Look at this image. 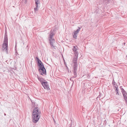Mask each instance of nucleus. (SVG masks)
Segmentation results:
<instances>
[{
    "label": "nucleus",
    "instance_id": "obj_1",
    "mask_svg": "<svg viewBox=\"0 0 127 127\" xmlns=\"http://www.w3.org/2000/svg\"><path fill=\"white\" fill-rule=\"evenodd\" d=\"M40 111L38 110V108L35 107L34 108L32 111V121L34 123H37L40 117Z\"/></svg>",
    "mask_w": 127,
    "mask_h": 127
},
{
    "label": "nucleus",
    "instance_id": "obj_2",
    "mask_svg": "<svg viewBox=\"0 0 127 127\" xmlns=\"http://www.w3.org/2000/svg\"><path fill=\"white\" fill-rule=\"evenodd\" d=\"M8 40L7 31L6 30L4 36V40L3 44L2 50L5 51L7 53H8Z\"/></svg>",
    "mask_w": 127,
    "mask_h": 127
},
{
    "label": "nucleus",
    "instance_id": "obj_3",
    "mask_svg": "<svg viewBox=\"0 0 127 127\" xmlns=\"http://www.w3.org/2000/svg\"><path fill=\"white\" fill-rule=\"evenodd\" d=\"M78 57H74L73 60V62L74 63V64L73 72V73L74 74V77H77V70L78 66V64L77 62V61Z\"/></svg>",
    "mask_w": 127,
    "mask_h": 127
},
{
    "label": "nucleus",
    "instance_id": "obj_4",
    "mask_svg": "<svg viewBox=\"0 0 127 127\" xmlns=\"http://www.w3.org/2000/svg\"><path fill=\"white\" fill-rule=\"evenodd\" d=\"M38 66L39 67L38 70L40 74L42 75H46V70L43 64H40Z\"/></svg>",
    "mask_w": 127,
    "mask_h": 127
},
{
    "label": "nucleus",
    "instance_id": "obj_5",
    "mask_svg": "<svg viewBox=\"0 0 127 127\" xmlns=\"http://www.w3.org/2000/svg\"><path fill=\"white\" fill-rule=\"evenodd\" d=\"M122 86H120V88L121 90V92L123 94L124 99L126 101V103L127 104V92L125 91L122 88Z\"/></svg>",
    "mask_w": 127,
    "mask_h": 127
},
{
    "label": "nucleus",
    "instance_id": "obj_6",
    "mask_svg": "<svg viewBox=\"0 0 127 127\" xmlns=\"http://www.w3.org/2000/svg\"><path fill=\"white\" fill-rule=\"evenodd\" d=\"M41 84L45 89L47 90H50L48 85V82L47 81H46L42 83V84Z\"/></svg>",
    "mask_w": 127,
    "mask_h": 127
},
{
    "label": "nucleus",
    "instance_id": "obj_7",
    "mask_svg": "<svg viewBox=\"0 0 127 127\" xmlns=\"http://www.w3.org/2000/svg\"><path fill=\"white\" fill-rule=\"evenodd\" d=\"M37 78L38 80L41 82V84H42V83L44 82H45L46 81V80L44 78H40L38 76H37Z\"/></svg>",
    "mask_w": 127,
    "mask_h": 127
},
{
    "label": "nucleus",
    "instance_id": "obj_8",
    "mask_svg": "<svg viewBox=\"0 0 127 127\" xmlns=\"http://www.w3.org/2000/svg\"><path fill=\"white\" fill-rule=\"evenodd\" d=\"M54 34L53 32H52V31H50V32L49 34V38L50 39H52V37L54 36Z\"/></svg>",
    "mask_w": 127,
    "mask_h": 127
},
{
    "label": "nucleus",
    "instance_id": "obj_9",
    "mask_svg": "<svg viewBox=\"0 0 127 127\" xmlns=\"http://www.w3.org/2000/svg\"><path fill=\"white\" fill-rule=\"evenodd\" d=\"M49 40L50 41V43L51 46L52 47H54V46L53 45V43L54 42H55V39H50Z\"/></svg>",
    "mask_w": 127,
    "mask_h": 127
},
{
    "label": "nucleus",
    "instance_id": "obj_10",
    "mask_svg": "<svg viewBox=\"0 0 127 127\" xmlns=\"http://www.w3.org/2000/svg\"><path fill=\"white\" fill-rule=\"evenodd\" d=\"M112 84L113 85L114 87H115V88H118V87L117 84L114 81V79H113L112 81Z\"/></svg>",
    "mask_w": 127,
    "mask_h": 127
},
{
    "label": "nucleus",
    "instance_id": "obj_11",
    "mask_svg": "<svg viewBox=\"0 0 127 127\" xmlns=\"http://www.w3.org/2000/svg\"><path fill=\"white\" fill-rule=\"evenodd\" d=\"M36 59L37 61V62L38 65H39L40 64H42L41 61L39 60L38 57H36Z\"/></svg>",
    "mask_w": 127,
    "mask_h": 127
},
{
    "label": "nucleus",
    "instance_id": "obj_12",
    "mask_svg": "<svg viewBox=\"0 0 127 127\" xmlns=\"http://www.w3.org/2000/svg\"><path fill=\"white\" fill-rule=\"evenodd\" d=\"M74 52V54L75 55L74 57H78V53L77 51Z\"/></svg>",
    "mask_w": 127,
    "mask_h": 127
},
{
    "label": "nucleus",
    "instance_id": "obj_13",
    "mask_svg": "<svg viewBox=\"0 0 127 127\" xmlns=\"http://www.w3.org/2000/svg\"><path fill=\"white\" fill-rule=\"evenodd\" d=\"M115 91L116 92V95H119V92L118 91V88H116L114 89Z\"/></svg>",
    "mask_w": 127,
    "mask_h": 127
},
{
    "label": "nucleus",
    "instance_id": "obj_14",
    "mask_svg": "<svg viewBox=\"0 0 127 127\" xmlns=\"http://www.w3.org/2000/svg\"><path fill=\"white\" fill-rule=\"evenodd\" d=\"M32 105L34 107V108L36 107L37 106V105H36L35 103L32 102Z\"/></svg>",
    "mask_w": 127,
    "mask_h": 127
},
{
    "label": "nucleus",
    "instance_id": "obj_15",
    "mask_svg": "<svg viewBox=\"0 0 127 127\" xmlns=\"http://www.w3.org/2000/svg\"><path fill=\"white\" fill-rule=\"evenodd\" d=\"M77 33H76L75 32H74V35H73V38H76L77 37Z\"/></svg>",
    "mask_w": 127,
    "mask_h": 127
},
{
    "label": "nucleus",
    "instance_id": "obj_16",
    "mask_svg": "<svg viewBox=\"0 0 127 127\" xmlns=\"http://www.w3.org/2000/svg\"><path fill=\"white\" fill-rule=\"evenodd\" d=\"M80 30V28L79 27H78V28L77 30L75 32L76 33H78L79 32Z\"/></svg>",
    "mask_w": 127,
    "mask_h": 127
},
{
    "label": "nucleus",
    "instance_id": "obj_17",
    "mask_svg": "<svg viewBox=\"0 0 127 127\" xmlns=\"http://www.w3.org/2000/svg\"><path fill=\"white\" fill-rule=\"evenodd\" d=\"M77 49L76 48L75 46H73V50L74 51H77Z\"/></svg>",
    "mask_w": 127,
    "mask_h": 127
},
{
    "label": "nucleus",
    "instance_id": "obj_18",
    "mask_svg": "<svg viewBox=\"0 0 127 127\" xmlns=\"http://www.w3.org/2000/svg\"><path fill=\"white\" fill-rule=\"evenodd\" d=\"M37 8L38 7H36L35 8H34V12L35 13H37V12L38 10Z\"/></svg>",
    "mask_w": 127,
    "mask_h": 127
},
{
    "label": "nucleus",
    "instance_id": "obj_19",
    "mask_svg": "<svg viewBox=\"0 0 127 127\" xmlns=\"http://www.w3.org/2000/svg\"><path fill=\"white\" fill-rule=\"evenodd\" d=\"M64 64L65 65L66 67V69L68 70V72H69L68 71V68L67 67V65L66 64V63H65V62H64Z\"/></svg>",
    "mask_w": 127,
    "mask_h": 127
},
{
    "label": "nucleus",
    "instance_id": "obj_20",
    "mask_svg": "<svg viewBox=\"0 0 127 127\" xmlns=\"http://www.w3.org/2000/svg\"><path fill=\"white\" fill-rule=\"evenodd\" d=\"M75 78V77H74V76L73 77H70V80L71 81H72V82H73V83H74V81H73V80H72V78Z\"/></svg>",
    "mask_w": 127,
    "mask_h": 127
},
{
    "label": "nucleus",
    "instance_id": "obj_21",
    "mask_svg": "<svg viewBox=\"0 0 127 127\" xmlns=\"http://www.w3.org/2000/svg\"><path fill=\"white\" fill-rule=\"evenodd\" d=\"M35 6L36 7H38V4H39L37 2H35Z\"/></svg>",
    "mask_w": 127,
    "mask_h": 127
},
{
    "label": "nucleus",
    "instance_id": "obj_22",
    "mask_svg": "<svg viewBox=\"0 0 127 127\" xmlns=\"http://www.w3.org/2000/svg\"><path fill=\"white\" fill-rule=\"evenodd\" d=\"M35 2H37L38 3L40 4V1L39 0H35Z\"/></svg>",
    "mask_w": 127,
    "mask_h": 127
},
{
    "label": "nucleus",
    "instance_id": "obj_23",
    "mask_svg": "<svg viewBox=\"0 0 127 127\" xmlns=\"http://www.w3.org/2000/svg\"><path fill=\"white\" fill-rule=\"evenodd\" d=\"M100 94H99V95L98 96V97H97V98H99L100 96Z\"/></svg>",
    "mask_w": 127,
    "mask_h": 127
},
{
    "label": "nucleus",
    "instance_id": "obj_24",
    "mask_svg": "<svg viewBox=\"0 0 127 127\" xmlns=\"http://www.w3.org/2000/svg\"><path fill=\"white\" fill-rule=\"evenodd\" d=\"M69 127H71V125H70Z\"/></svg>",
    "mask_w": 127,
    "mask_h": 127
},
{
    "label": "nucleus",
    "instance_id": "obj_25",
    "mask_svg": "<svg viewBox=\"0 0 127 127\" xmlns=\"http://www.w3.org/2000/svg\"><path fill=\"white\" fill-rule=\"evenodd\" d=\"M4 115L5 116H6V114L5 113H4Z\"/></svg>",
    "mask_w": 127,
    "mask_h": 127
},
{
    "label": "nucleus",
    "instance_id": "obj_26",
    "mask_svg": "<svg viewBox=\"0 0 127 127\" xmlns=\"http://www.w3.org/2000/svg\"><path fill=\"white\" fill-rule=\"evenodd\" d=\"M87 75L88 76V77L89 76V75L88 74Z\"/></svg>",
    "mask_w": 127,
    "mask_h": 127
},
{
    "label": "nucleus",
    "instance_id": "obj_27",
    "mask_svg": "<svg viewBox=\"0 0 127 127\" xmlns=\"http://www.w3.org/2000/svg\"><path fill=\"white\" fill-rule=\"evenodd\" d=\"M126 43L124 42V45H125V44Z\"/></svg>",
    "mask_w": 127,
    "mask_h": 127
}]
</instances>
